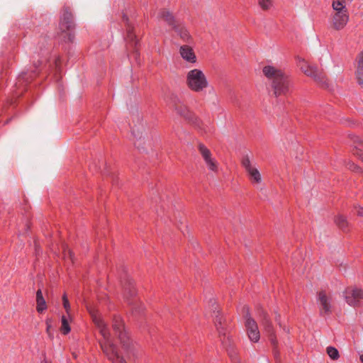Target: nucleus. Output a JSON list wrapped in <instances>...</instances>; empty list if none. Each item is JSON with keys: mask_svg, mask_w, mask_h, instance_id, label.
<instances>
[{"mask_svg": "<svg viewBox=\"0 0 363 363\" xmlns=\"http://www.w3.org/2000/svg\"><path fill=\"white\" fill-rule=\"evenodd\" d=\"M262 72L269 80L273 94L275 96L286 95L288 93L290 88V79L284 71L268 65L263 67Z\"/></svg>", "mask_w": 363, "mask_h": 363, "instance_id": "nucleus-2", "label": "nucleus"}, {"mask_svg": "<svg viewBox=\"0 0 363 363\" xmlns=\"http://www.w3.org/2000/svg\"><path fill=\"white\" fill-rule=\"evenodd\" d=\"M159 16L163 19L169 26H172L175 32H179V27L177 25L179 23L174 17L172 13L167 10L163 9L160 12Z\"/></svg>", "mask_w": 363, "mask_h": 363, "instance_id": "nucleus-16", "label": "nucleus"}, {"mask_svg": "<svg viewBox=\"0 0 363 363\" xmlns=\"http://www.w3.org/2000/svg\"><path fill=\"white\" fill-rule=\"evenodd\" d=\"M62 306H63V308L65 311V315H72V308H71V305L69 303V301L68 300V298H67V296L66 294H64L63 296H62Z\"/></svg>", "mask_w": 363, "mask_h": 363, "instance_id": "nucleus-23", "label": "nucleus"}, {"mask_svg": "<svg viewBox=\"0 0 363 363\" xmlns=\"http://www.w3.org/2000/svg\"><path fill=\"white\" fill-rule=\"evenodd\" d=\"M357 71L363 72V51L360 52L357 57Z\"/></svg>", "mask_w": 363, "mask_h": 363, "instance_id": "nucleus-27", "label": "nucleus"}, {"mask_svg": "<svg viewBox=\"0 0 363 363\" xmlns=\"http://www.w3.org/2000/svg\"><path fill=\"white\" fill-rule=\"evenodd\" d=\"M297 65L306 76L312 77L319 86L325 89L329 87L325 73L317 67L310 65L304 59L301 57H298Z\"/></svg>", "mask_w": 363, "mask_h": 363, "instance_id": "nucleus-4", "label": "nucleus"}, {"mask_svg": "<svg viewBox=\"0 0 363 363\" xmlns=\"http://www.w3.org/2000/svg\"><path fill=\"white\" fill-rule=\"evenodd\" d=\"M332 7L333 9V14L349 13L344 0H333Z\"/></svg>", "mask_w": 363, "mask_h": 363, "instance_id": "nucleus-19", "label": "nucleus"}, {"mask_svg": "<svg viewBox=\"0 0 363 363\" xmlns=\"http://www.w3.org/2000/svg\"><path fill=\"white\" fill-rule=\"evenodd\" d=\"M327 353L328 356L333 360L337 359L340 357L338 350L334 347H328Z\"/></svg>", "mask_w": 363, "mask_h": 363, "instance_id": "nucleus-25", "label": "nucleus"}, {"mask_svg": "<svg viewBox=\"0 0 363 363\" xmlns=\"http://www.w3.org/2000/svg\"><path fill=\"white\" fill-rule=\"evenodd\" d=\"M332 296L330 293L321 291L318 294V303L321 314H329L332 311Z\"/></svg>", "mask_w": 363, "mask_h": 363, "instance_id": "nucleus-12", "label": "nucleus"}, {"mask_svg": "<svg viewBox=\"0 0 363 363\" xmlns=\"http://www.w3.org/2000/svg\"><path fill=\"white\" fill-rule=\"evenodd\" d=\"M179 53L184 60L191 63L196 62V55L190 46L186 45L181 46Z\"/></svg>", "mask_w": 363, "mask_h": 363, "instance_id": "nucleus-17", "label": "nucleus"}, {"mask_svg": "<svg viewBox=\"0 0 363 363\" xmlns=\"http://www.w3.org/2000/svg\"><path fill=\"white\" fill-rule=\"evenodd\" d=\"M337 225L342 229L343 231H346L347 229V221L345 218L342 216H337L335 220Z\"/></svg>", "mask_w": 363, "mask_h": 363, "instance_id": "nucleus-22", "label": "nucleus"}, {"mask_svg": "<svg viewBox=\"0 0 363 363\" xmlns=\"http://www.w3.org/2000/svg\"><path fill=\"white\" fill-rule=\"evenodd\" d=\"M228 353H229V355H230V357H233V354H231V352H230L229 350H228Z\"/></svg>", "mask_w": 363, "mask_h": 363, "instance_id": "nucleus-36", "label": "nucleus"}, {"mask_svg": "<svg viewBox=\"0 0 363 363\" xmlns=\"http://www.w3.org/2000/svg\"><path fill=\"white\" fill-rule=\"evenodd\" d=\"M72 322V315H62L61 316V326L60 328V330L62 334L66 335L71 331L70 323Z\"/></svg>", "mask_w": 363, "mask_h": 363, "instance_id": "nucleus-18", "label": "nucleus"}, {"mask_svg": "<svg viewBox=\"0 0 363 363\" xmlns=\"http://www.w3.org/2000/svg\"><path fill=\"white\" fill-rule=\"evenodd\" d=\"M74 27V24L72 13L68 10H65L60 23V29L62 33L68 32L67 37L69 41L73 40L74 35L71 33V31L73 30Z\"/></svg>", "mask_w": 363, "mask_h": 363, "instance_id": "nucleus-10", "label": "nucleus"}, {"mask_svg": "<svg viewBox=\"0 0 363 363\" xmlns=\"http://www.w3.org/2000/svg\"><path fill=\"white\" fill-rule=\"evenodd\" d=\"M349 19V13L332 14L330 21L331 27L335 30H340L346 26Z\"/></svg>", "mask_w": 363, "mask_h": 363, "instance_id": "nucleus-14", "label": "nucleus"}, {"mask_svg": "<svg viewBox=\"0 0 363 363\" xmlns=\"http://www.w3.org/2000/svg\"><path fill=\"white\" fill-rule=\"evenodd\" d=\"M353 154L358 157L362 161H363V152L362 150L356 147L353 152Z\"/></svg>", "mask_w": 363, "mask_h": 363, "instance_id": "nucleus-33", "label": "nucleus"}, {"mask_svg": "<svg viewBox=\"0 0 363 363\" xmlns=\"http://www.w3.org/2000/svg\"><path fill=\"white\" fill-rule=\"evenodd\" d=\"M89 310L93 322L102 336V340H100L99 343L104 353L113 363H126L123 357L120 355L117 347L113 343L111 335L101 314L94 309Z\"/></svg>", "mask_w": 363, "mask_h": 363, "instance_id": "nucleus-1", "label": "nucleus"}, {"mask_svg": "<svg viewBox=\"0 0 363 363\" xmlns=\"http://www.w3.org/2000/svg\"><path fill=\"white\" fill-rule=\"evenodd\" d=\"M356 77L358 84L363 87V72H356Z\"/></svg>", "mask_w": 363, "mask_h": 363, "instance_id": "nucleus-30", "label": "nucleus"}, {"mask_svg": "<svg viewBox=\"0 0 363 363\" xmlns=\"http://www.w3.org/2000/svg\"><path fill=\"white\" fill-rule=\"evenodd\" d=\"M198 150L208 169L211 172H218V162L216 158L212 156L210 150L202 143L198 145Z\"/></svg>", "mask_w": 363, "mask_h": 363, "instance_id": "nucleus-9", "label": "nucleus"}, {"mask_svg": "<svg viewBox=\"0 0 363 363\" xmlns=\"http://www.w3.org/2000/svg\"><path fill=\"white\" fill-rule=\"evenodd\" d=\"M225 318L223 317V315L220 313L219 311H217L215 314L214 323L216 329L219 333L220 341L223 345L227 344L225 340V337L227 334V330L225 328Z\"/></svg>", "mask_w": 363, "mask_h": 363, "instance_id": "nucleus-15", "label": "nucleus"}, {"mask_svg": "<svg viewBox=\"0 0 363 363\" xmlns=\"http://www.w3.org/2000/svg\"><path fill=\"white\" fill-rule=\"evenodd\" d=\"M354 208L357 211V214L359 216H363V207L360 206H354Z\"/></svg>", "mask_w": 363, "mask_h": 363, "instance_id": "nucleus-34", "label": "nucleus"}, {"mask_svg": "<svg viewBox=\"0 0 363 363\" xmlns=\"http://www.w3.org/2000/svg\"><path fill=\"white\" fill-rule=\"evenodd\" d=\"M241 164L245 169L250 182L254 186H258L262 183V174L255 161L252 160L248 155H243Z\"/></svg>", "mask_w": 363, "mask_h": 363, "instance_id": "nucleus-6", "label": "nucleus"}, {"mask_svg": "<svg viewBox=\"0 0 363 363\" xmlns=\"http://www.w3.org/2000/svg\"><path fill=\"white\" fill-rule=\"evenodd\" d=\"M259 5L264 10H268L272 4V0H258Z\"/></svg>", "mask_w": 363, "mask_h": 363, "instance_id": "nucleus-29", "label": "nucleus"}, {"mask_svg": "<svg viewBox=\"0 0 363 363\" xmlns=\"http://www.w3.org/2000/svg\"><path fill=\"white\" fill-rule=\"evenodd\" d=\"M123 298L125 301L131 307L133 311L140 313L143 309V306L137 297L134 281L127 279L123 284Z\"/></svg>", "mask_w": 363, "mask_h": 363, "instance_id": "nucleus-5", "label": "nucleus"}, {"mask_svg": "<svg viewBox=\"0 0 363 363\" xmlns=\"http://www.w3.org/2000/svg\"><path fill=\"white\" fill-rule=\"evenodd\" d=\"M64 257L65 259L69 258L71 262L73 261V254L69 250H64Z\"/></svg>", "mask_w": 363, "mask_h": 363, "instance_id": "nucleus-32", "label": "nucleus"}, {"mask_svg": "<svg viewBox=\"0 0 363 363\" xmlns=\"http://www.w3.org/2000/svg\"><path fill=\"white\" fill-rule=\"evenodd\" d=\"M186 84L191 91L195 92H201L208 86L206 76L202 70L199 69H193L187 72Z\"/></svg>", "mask_w": 363, "mask_h": 363, "instance_id": "nucleus-3", "label": "nucleus"}, {"mask_svg": "<svg viewBox=\"0 0 363 363\" xmlns=\"http://www.w3.org/2000/svg\"><path fill=\"white\" fill-rule=\"evenodd\" d=\"M171 104L177 113L184 118L189 123L194 125L199 124V120L198 117L186 106L182 104L177 96H172Z\"/></svg>", "mask_w": 363, "mask_h": 363, "instance_id": "nucleus-7", "label": "nucleus"}, {"mask_svg": "<svg viewBox=\"0 0 363 363\" xmlns=\"http://www.w3.org/2000/svg\"><path fill=\"white\" fill-rule=\"evenodd\" d=\"M177 26L179 27V31L177 33L180 35L182 39H183L184 41H188L190 38L188 31L180 23H179Z\"/></svg>", "mask_w": 363, "mask_h": 363, "instance_id": "nucleus-24", "label": "nucleus"}, {"mask_svg": "<svg viewBox=\"0 0 363 363\" xmlns=\"http://www.w3.org/2000/svg\"><path fill=\"white\" fill-rule=\"evenodd\" d=\"M263 325H264L265 330L269 333V335L272 336L273 328H272L271 323H269V321L267 317H264V318L263 320ZM270 340H271L272 343L275 345L276 340H275L274 337H271Z\"/></svg>", "mask_w": 363, "mask_h": 363, "instance_id": "nucleus-21", "label": "nucleus"}, {"mask_svg": "<svg viewBox=\"0 0 363 363\" xmlns=\"http://www.w3.org/2000/svg\"><path fill=\"white\" fill-rule=\"evenodd\" d=\"M45 325H46V333H47L48 337L50 339H53L54 333H53V330H52V320L47 319L45 320Z\"/></svg>", "mask_w": 363, "mask_h": 363, "instance_id": "nucleus-26", "label": "nucleus"}, {"mask_svg": "<svg viewBox=\"0 0 363 363\" xmlns=\"http://www.w3.org/2000/svg\"><path fill=\"white\" fill-rule=\"evenodd\" d=\"M346 167L352 172H362V169L350 160L346 162Z\"/></svg>", "mask_w": 363, "mask_h": 363, "instance_id": "nucleus-28", "label": "nucleus"}, {"mask_svg": "<svg viewBox=\"0 0 363 363\" xmlns=\"http://www.w3.org/2000/svg\"><path fill=\"white\" fill-rule=\"evenodd\" d=\"M343 296L347 304L357 306L363 300V289L356 286L347 287L343 292Z\"/></svg>", "mask_w": 363, "mask_h": 363, "instance_id": "nucleus-8", "label": "nucleus"}, {"mask_svg": "<svg viewBox=\"0 0 363 363\" xmlns=\"http://www.w3.org/2000/svg\"><path fill=\"white\" fill-rule=\"evenodd\" d=\"M127 38L129 40L132 41L135 38V34L133 33L132 28L128 27L127 28Z\"/></svg>", "mask_w": 363, "mask_h": 363, "instance_id": "nucleus-31", "label": "nucleus"}, {"mask_svg": "<svg viewBox=\"0 0 363 363\" xmlns=\"http://www.w3.org/2000/svg\"><path fill=\"white\" fill-rule=\"evenodd\" d=\"M36 310L38 313H41L47 309V304L40 289L36 292Z\"/></svg>", "mask_w": 363, "mask_h": 363, "instance_id": "nucleus-20", "label": "nucleus"}, {"mask_svg": "<svg viewBox=\"0 0 363 363\" xmlns=\"http://www.w3.org/2000/svg\"><path fill=\"white\" fill-rule=\"evenodd\" d=\"M245 327L250 340L252 342H257L260 337L257 323L251 318H247L245 321Z\"/></svg>", "mask_w": 363, "mask_h": 363, "instance_id": "nucleus-13", "label": "nucleus"}, {"mask_svg": "<svg viewBox=\"0 0 363 363\" xmlns=\"http://www.w3.org/2000/svg\"><path fill=\"white\" fill-rule=\"evenodd\" d=\"M113 329L123 347L128 348L129 346V338L126 331L124 330L123 322L120 316H115L113 318Z\"/></svg>", "mask_w": 363, "mask_h": 363, "instance_id": "nucleus-11", "label": "nucleus"}, {"mask_svg": "<svg viewBox=\"0 0 363 363\" xmlns=\"http://www.w3.org/2000/svg\"><path fill=\"white\" fill-rule=\"evenodd\" d=\"M360 361L363 363V354L360 355Z\"/></svg>", "mask_w": 363, "mask_h": 363, "instance_id": "nucleus-35", "label": "nucleus"}]
</instances>
